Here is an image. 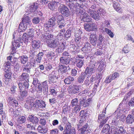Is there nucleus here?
<instances>
[{"instance_id":"1","label":"nucleus","mask_w":134,"mask_h":134,"mask_svg":"<svg viewBox=\"0 0 134 134\" xmlns=\"http://www.w3.org/2000/svg\"><path fill=\"white\" fill-rule=\"evenodd\" d=\"M88 99L85 100L83 98L80 99V106H83L85 107L88 106L92 102V93L91 92L88 93Z\"/></svg>"},{"instance_id":"2","label":"nucleus","mask_w":134,"mask_h":134,"mask_svg":"<svg viewBox=\"0 0 134 134\" xmlns=\"http://www.w3.org/2000/svg\"><path fill=\"white\" fill-rule=\"evenodd\" d=\"M58 11L64 16L67 17L69 15L70 11L69 9L63 4H60L58 7Z\"/></svg>"},{"instance_id":"3","label":"nucleus","mask_w":134,"mask_h":134,"mask_svg":"<svg viewBox=\"0 0 134 134\" xmlns=\"http://www.w3.org/2000/svg\"><path fill=\"white\" fill-rule=\"evenodd\" d=\"M13 66L11 67L4 66V78H5V81H8L9 79H11L12 75L11 69L13 68Z\"/></svg>"},{"instance_id":"4","label":"nucleus","mask_w":134,"mask_h":134,"mask_svg":"<svg viewBox=\"0 0 134 134\" xmlns=\"http://www.w3.org/2000/svg\"><path fill=\"white\" fill-rule=\"evenodd\" d=\"M21 37H19V39L17 40L12 43V46L11 50V54H13L16 52V47H19L20 46L21 41Z\"/></svg>"},{"instance_id":"5","label":"nucleus","mask_w":134,"mask_h":134,"mask_svg":"<svg viewBox=\"0 0 134 134\" xmlns=\"http://www.w3.org/2000/svg\"><path fill=\"white\" fill-rule=\"evenodd\" d=\"M81 85H74L70 86L68 88V91L70 94H76L81 89Z\"/></svg>"},{"instance_id":"6","label":"nucleus","mask_w":134,"mask_h":134,"mask_svg":"<svg viewBox=\"0 0 134 134\" xmlns=\"http://www.w3.org/2000/svg\"><path fill=\"white\" fill-rule=\"evenodd\" d=\"M112 129V134H127L126 131L123 126L120 127L119 129L117 127L115 128L113 127Z\"/></svg>"},{"instance_id":"7","label":"nucleus","mask_w":134,"mask_h":134,"mask_svg":"<svg viewBox=\"0 0 134 134\" xmlns=\"http://www.w3.org/2000/svg\"><path fill=\"white\" fill-rule=\"evenodd\" d=\"M65 129L63 131V134H75V130L72 128L69 123H67L65 127Z\"/></svg>"},{"instance_id":"8","label":"nucleus","mask_w":134,"mask_h":134,"mask_svg":"<svg viewBox=\"0 0 134 134\" xmlns=\"http://www.w3.org/2000/svg\"><path fill=\"white\" fill-rule=\"evenodd\" d=\"M94 6L95 8H93V18L95 20L98 21L99 19L100 16L98 10V7L99 5H96Z\"/></svg>"},{"instance_id":"9","label":"nucleus","mask_w":134,"mask_h":134,"mask_svg":"<svg viewBox=\"0 0 134 134\" xmlns=\"http://www.w3.org/2000/svg\"><path fill=\"white\" fill-rule=\"evenodd\" d=\"M53 36L49 33H45L42 34L41 38L44 42L47 43L49 42V41L52 40L53 38Z\"/></svg>"},{"instance_id":"10","label":"nucleus","mask_w":134,"mask_h":134,"mask_svg":"<svg viewBox=\"0 0 134 134\" xmlns=\"http://www.w3.org/2000/svg\"><path fill=\"white\" fill-rule=\"evenodd\" d=\"M84 73L87 76L86 81H89V80H90V81L91 82L92 81V80L91 79L92 76L91 77V76L92 74V67L90 66L87 67Z\"/></svg>"},{"instance_id":"11","label":"nucleus","mask_w":134,"mask_h":134,"mask_svg":"<svg viewBox=\"0 0 134 134\" xmlns=\"http://www.w3.org/2000/svg\"><path fill=\"white\" fill-rule=\"evenodd\" d=\"M7 101L10 105L14 107H16L18 105V103L15 98L11 95L8 97L7 99Z\"/></svg>"},{"instance_id":"12","label":"nucleus","mask_w":134,"mask_h":134,"mask_svg":"<svg viewBox=\"0 0 134 134\" xmlns=\"http://www.w3.org/2000/svg\"><path fill=\"white\" fill-rule=\"evenodd\" d=\"M57 72L53 71L52 72L51 75L49 77V82L50 83H55L58 78V77L57 76Z\"/></svg>"},{"instance_id":"13","label":"nucleus","mask_w":134,"mask_h":134,"mask_svg":"<svg viewBox=\"0 0 134 134\" xmlns=\"http://www.w3.org/2000/svg\"><path fill=\"white\" fill-rule=\"evenodd\" d=\"M49 3L48 7L49 8L52 10H54L56 9L58 7V5H60L61 3V1H53Z\"/></svg>"},{"instance_id":"14","label":"nucleus","mask_w":134,"mask_h":134,"mask_svg":"<svg viewBox=\"0 0 134 134\" xmlns=\"http://www.w3.org/2000/svg\"><path fill=\"white\" fill-rule=\"evenodd\" d=\"M39 4L36 3H34L32 5L27 7V12L32 13L37 10L39 7Z\"/></svg>"},{"instance_id":"15","label":"nucleus","mask_w":134,"mask_h":134,"mask_svg":"<svg viewBox=\"0 0 134 134\" xmlns=\"http://www.w3.org/2000/svg\"><path fill=\"white\" fill-rule=\"evenodd\" d=\"M112 128L108 124L105 125L102 131V134H112Z\"/></svg>"},{"instance_id":"16","label":"nucleus","mask_w":134,"mask_h":134,"mask_svg":"<svg viewBox=\"0 0 134 134\" xmlns=\"http://www.w3.org/2000/svg\"><path fill=\"white\" fill-rule=\"evenodd\" d=\"M33 106L35 107H39L43 109L46 106L44 102L42 100H36Z\"/></svg>"},{"instance_id":"17","label":"nucleus","mask_w":134,"mask_h":134,"mask_svg":"<svg viewBox=\"0 0 134 134\" xmlns=\"http://www.w3.org/2000/svg\"><path fill=\"white\" fill-rule=\"evenodd\" d=\"M82 127L80 128L79 131L82 134H86L87 133L90 132L91 130L89 129L88 127V125L87 123L85 124Z\"/></svg>"},{"instance_id":"18","label":"nucleus","mask_w":134,"mask_h":134,"mask_svg":"<svg viewBox=\"0 0 134 134\" xmlns=\"http://www.w3.org/2000/svg\"><path fill=\"white\" fill-rule=\"evenodd\" d=\"M29 84L27 82H24L23 83L19 82L18 83V86L20 90H27L29 87Z\"/></svg>"},{"instance_id":"19","label":"nucleus","mask_w":134,"mask_h":134,"mask_svg":"<svg viewBox=\"0 0 134 134\" xmlns=\"http://www.w3.org/2000/svg\"><path fill=\"white\" fill-rule=\"evenodd\" d=\"M50 41L51 42L49 41L47 42L48 46L51 48H54L56 47L59 44V42L57 40L54 39Z\"/></svg>"},{"instance_id":"20","label":"nucleus","mask_w":134,"mask_h":134,"mask_svg":"<svg viewBox=\"0 0 134 134\" xmlns=\"http://www.w3.org/2000/svg\"><path fill=\"white\" fill-rule=\"evenodd\" d=\"M134 122V116L129 114L126 118V123L128 125L132 124Z\"/></svg>"},{"instance_id":"21","label":"nucleus","mask_w":134,"mask_h":134,"mask_svg":"<svg viewBox=\"0 0 134 134\" xmlns=\"http://www.w3.org/2000/svg\"><path fill=\"white\" fill-rule=\"evenodd\" d=\"M97 26L96 25H95V24L93 25V32L94 31H95V34L93 33V35H94V38L93 39V46H95V45L96 44V42L97 41V36H96V32H97Z\"/></svg>"},{"instance_id":"22","label":"nucleus","mask_w":134,"mask_h":134,"mask_svg":"<svg viewBox=\"0 0 134 134\" xmlns=\"http://www.w3.org/2000/svg\"><path fill=\"white\" fill-rule=\"evenodd\" d=\"M27 120L35 124H37L38 121V119L37 117L32 115H29Z\"/></svg>"},{"instance_id":"23","label":"nucleus","mask_w":134,"mask_h":134,"mask_svg":"<svg viewBox=\"0 0 134 134\" xmlns=\"http://www.w3.org/2000/svg\"><path fill=\"white\" fill-rule=\"evenodd\" d=\"M29 78L30 76L29 74L27 73L24 72L20 76V81H25L28 82Z\"/></svg>"},{"instance_id":"24","label":"nucleus","mask_w":134,"mask_h":134,"mask_svg":"<svg viewBox=\"0 0 134 134\" xmlns=\"http://www.w3.org/2000/svg\"><path fill=\"white\" fill-rule=\"evenodd\" d=\"M32 68L31 65L30 63H27L26 65H25L23 68V71L26 73H30L31 69Z\"/></svg>"},{"instance_id":"25","label":"nucleus","mask_w":134,"mask_h":134,"mask_svg":"<svg viewBox=\"0 0 134 134\" xmlns=\"http://www.w3.org/2000/svg\"><path fill=\"white\" fill-rule=\"evenodd\" d=\"M60 64L67 65L70 62V59L65 57H62L59 59Z\"/></svg>"},{"instance_id":"26","label":"nucleus","mask_w":134,"mask_h":134,"mask_svg":"<svg viewBox=\"0 0 134 134\" xmlns=\"http://www.w3.org/2000/svg\"><path fill=\"white\" fill-rule=\"evenodd\" d=\"M81 17L82 18L81 19L83 21L88 22L91 20V19L86 13H84Z\"/></svg>"},{"instance_id":"27","label":"nucleus","mask_w":134,"mask_h":134,"mask_svg":"<svg viewBox=\"0 0 134 134\" xmlns=\"http://www.w3.org/2000/svg\"><path fill=\"white\" fill-rule=\"evenodd\" d=\"M22 23L29 26L30 25L31 23L29 17L26 15H24L23 18Z\"/></svg>"},{"instance_id":"28","label":"nucleus","mask_w":134,"mask_h":134,"mask_svg":"<svg viewBox=\"0 0 134 134\" xmlns=\"http://www.w3.org/2000/svg\"><path fill=\"white\" fill-rule=\"evenodd\" d=\"M86 75L84 73H82L80 76H79L77 78V82L80 83H83L85 78Z\"/></svg>"},{"instance_id":"29","label":"nucleus","mask_w":134,"mask_h":134,"mask_svg":"<svg viewBox=\"0 0 134 134\" xmlns=\"http://www.w3.org/2000/svg\"><path fill=\"white\" fill-rule=\"evenodd\" d=\"M40 41L38 40H34L32 41V46L33 50H36L40 46Z\"/></svg>"},{"instance_id":"30","label":"nucleus","mask_w":134,"mask_h":134,"mask_svg":"<svg viewBox=\"0 0 134 134\" xmlns=\"http://www.w3.org/2000/svg\"><path fill=\"white\" fill-rule=\"evenodd\" d=\"M113 7L114 9L118 12L120 13H121L122 12V10L121 7L118 3H116L113 4Z\"/></svg>"},{"instance_id":"31","label":"nucleus","mask_w":134,"mask_h":134,"mask_svg":"<svg viewBox=\"0 0 134 134\" xmlns=\"http://www.w3.org/2000/svg\"><path fill=\"white\" fill-rule=\"evenodd\" d=\"M38 132L42 133L44 134L46 133L48 130V128L46 127H43V126H39L37 128Z\"/></svg>"},{"instance_id":"32","label":"nucleus","mask_w":134,"mask_h":134,"mask_svg":"<svg viewBox=\"0 0 134 134\" xmlns=\"http://www.w3.org/2000/svg\"><path fill=\"white\" fill-rule=\"evenodd\" d=\"M27 26V25H25L22 23H21L19 25L18 31L20 32H23L25 31Z\"/></svg>"},{"instance_id":"33","label":"nucleus","mask_w":134,"mask_h":134,"mask_svg":"<svg viewBox=\"0 0 134 134\" xmlns=\"http://www.w3.org/2000/svg\"><path fill=\"white\" fill-rule=\"evenodd\" d=\"M74 80V78L73 77L69 76L64 80V82L67 84H71Z\"/></svg>"},{"instance_id":"34","label":"nucleus","mask_w":134,"mask_h":134,"mask_svg":"<svg viewBox=\"0 0 134 134\" xmlns=\"http://www.w3.org/2000/svg\"><path fill=\"white\" fill-rule=\"evenodd\" d=\"M58 71L63 74L66 72V67L62 64H59V66Z\"/></svg>"},{"instance_id":"35","label":"nucleus","mask_w":134,"mask_h":134,"mask_svg":"<svg viewBox=\"0 0 134 134\" xmlns=\"http://www.w3.org/2000/svg\"><path fill=\"white\" fill-rule=\"evenodd\" d=\"M57 19V16H54L50 19L48 22V23L51 26H53L55 23V21Z\"/></svg>"},{"instance_id":"36","label":"nucleus","mask_w":134,"mask_h":134,"mask_svg":"<svg viewBox=\"0 0 134 134\" xmlns=\"http://www.w3.org/2000/svg\"><path fill=\"white\" fill-rule=\"evenodd\" d=\"M20 124L24 123L26 121V118L24 116H20L16 120Z\"/></svg>"},{"instance_id":"37","label":"nucleus","mask_w":134,"mask_h":134,"mask_svg":"<svg viewBox=\"0 0 134 134\" xmlns=\"http://www.w3.org/2000/svg\"><path fill=\"white\" fill-rule=\"evenodd\" d=\"M12 56H10L9 57H8L7 58V62L4 64V66H8L11 67L13 66L11 64V58Z\"/></svg>"},{"instance_id":"38","label":"nucleus","mask_w":134,"mask_h":134,"mask_svg":"<svg viewBox=\"0 0 134 134\" xmlns=\"http://www.w3.org/2000/svg\"><path fill=\"white\" fill-rule=\"evenodd\" d=\"M22 38L23 40L24 41L27 42L30 41L32 38H30V37H29L27 34L25 33H23L22 36Z\"/></svg>"},{"instance_id":"39","label":"nucleus","mask_w":134,"mask_h":134,"mask_svg":"<svg viewBox=\"0 0 134 134\" xmlns=\"http://www.w3.org/2000/svg\"><path fill=\"white\" fill-rule=\"evenodd\" d=\"M21 113L19 110H13L11 112V115L12 116L14 117H16L18 116V117L21 116Z\"/></svg>"},{"instance_id":"40","label":"nucleus","mask_w":134,"mask_h":134,"mask_svg":"<svg viewBox=\"0 0 134 134\" xmlns=\"http://www.w3.org/2000/svg\"><path fill=\"white\" fill-rule=\"evenodd\" d=\"M29 30V31L28 32V34L29 36L30 37V38H31V37H34L35 30L32 29H30Z\"/></svg>"},{"instance_id":"41","label":"nucleus","mask_w":134,"mask_h":134,"mask_svg":"<svg viewBox=\"0 0 134 134\" xmlns=\"http://www.w3.org/2000/svg\"><path fill=\"white\" fill-rule=\"evenodd\" d=\"M84 62L82 60L78 59L76 62V66L78 68H80L83 65Z\"/></svg>"},{"instance_id":"42","label":"nucleus","mask_w":134,"mask_h":134,"mask_svg":"<svg viewBox=\"0 0 134 134\" xmlns=\"http://www.w3.org/2000/svg\"><path fill=\"white\" fill-rule=\"evenodd\" d=\"M114 115L115 116V118L116 116V119H117L118 117H120V116L121 114V111L118 108L114 113Z\"/></svg>"},{"instance_id":"43","label":"nucleus","mask_w":134,"mask_h":134,"mask_svg":"<svg viewBox=\"0 0 134 134\" xmlns=\"http://www.w3.org/2000/svg\"><path fill=\"white\" fill-rule=\"evenodd\" d=\"M33 104H34L31 103L30 102H26L24 106L25 108L29 110V109H30L32 107Z\"/></svg>"},{"instance_id":"44","label":"nucleus","mask_w":134,"mask_h":134,"mask_svg":"<svg viewBox=\"0 0 134 134\" xmlns=\"http://www.w3.org/2000/svg\"><path fill=\"white\" fill-rule=\"evenodd\" d=\"M19 58L21 63L23 64H25L28 60V57L26 56H23L20 57Z\"/></svg>"},{"instance_id":"45","label":"nucleus","mask_w":134,"mask_h":134,"mask_svg":"<svg viewBox=\"0 0 134 134\" xmlns=\"http://www.w3.org/2000/svg\"><path fill=\"white\" fill-rule=\"evenodd\" d=\"M99 65L98 69V70L100 71L102 70L104 68V66H105V63L101 62L100 63H99L98 64Z\"/></svg>"},{"instance_id":"46","label":"nucleus","mask_w":134,"mask_h":134,"mask_svg":"<svg viewBox=\"0 0 134 134\" xmlns=\"http://www.w3.org/2000/svg\"><path fill=\"white\" fill-rule=\"evenodd\" d=\"M80 105H77L75 106L72 109V111L73 113H77L80 109Z\"/></svg>"},{"instance_id":"47","label":"nucleus","mask_w":134,"mask_h":134,"mask_svg":"<svg viewBox=\"0 0 134 134\" xmlns=\"http://www.w3.org/2000/svg\"><path fill=\"white\" fill-rule=\"evenodd\" d=\"M92 24H88L86 25H84V26L85 30L88 31L92 30Z\"/></svg>"},{"instance_id":"48","label":"nucleus","mask_w":134,"mask_h":134,"mask_svg":"<svg viewBox=\"0 0 134 134\" xmlns=\"http://www.w3.org/2000/svg\"><path fill=\"white\" fill-rule=\"evenodd\" d=\"M43 19V18H39V17H35L33 19L32 21L33 23L35 24H37L40 21V20H41Z\"/></svg>"},{"instance_id":"49","label":"nucleus","mask_w":134,"mask_h":134,"mask_svg":"<svg viewBox=\"0 0 134 134\" xmlns=\"http://www.w3.org/2000/svg\"><path fill=\"white\" fill-rule=\"evenodd\" d=\"M78 100L77 98H75L73 99L71 102L70 105L72 107L76 106L78 105Z\"/></svg>"},{"instance_id":"50","label":"nucleus","mask_w":134,"mask_h":134,"mask_svg":"<svg viewBox=\"0 0 134 134\" xmlns=\"http://www.w3.org/2000/svg\"><path fill=\"white\" fill-rule=\"evenodd\" d=\"M126 106L124 104H122L121 103L119 105V108H118L121 111H124L125 110Z\"/></svg>"},{"instance_id":"51","label":"nucleus","mask_w":134,"mask_h":134,"mask_svg":"<svg viewBox=\"0 0 134 134\" xmlns=\"http://www.w3.org/2000/svg\"><path fill=\"white\" fill-rule=\"evenodd\" d=\"M20 94L23 98L26 97L27 95V90H20Z\"/></svg>"},{"instance_id":"52","label":"nucleus","mask_w":134,"mask_h":134,"mask_svg":"<svg viewBox=\"0 0 134 134\" xmlns=\"http://www.w3.org/2000/svg\"><path fill=\"white\" fill-rule=\"evenodd\" d=\"M17 87L16 86H13L10 89V93L12 94L15 95L16 94V89Z\"/></svg>"},{"instance_id":"53","label":"nucleus","mask_w":134,"mask_h":134,"mask_svg":"<svg viewBox=\"0 0 134 134\" xmlns=\"http://www.w3.org/2000/svg\"><path fill=\"white\" fill-rule=\"evenodd\" d=\"M128 105L130 107H134V97L132 98L128 102Z\"/></svg>"},{"instance_id":"54","label":"nucleus","mask_w":134,"mask_h":134,"mask_svg":"<svg viewBox=\"0 0 134 134\" xmlns=\"http://www.w3.org/2000/svg\"><path fill=\"white\" fill-rule=\"evenodd\" d=\"M84 47H82L81 48V50L86 53L87 52V50L88 48H89L90 47V44L88 43H87L84 44Z\"/></svg>"},{"instance_id":"55","label":"nucleus","mask_w":134,"mask_h":134,"mask_svg":"<svg viewBox=\"0 0 134 134\" xmlns=\"http://www.w3.org/2000/svg\"><path fill=\"white\" fill-rule=\"evenodd\" d=\"M86 118H81L79 121V124L78 125L79 128L81 127V126H83V125L86 122Z\"/></svg>"},{"instance_id":"56","label":"nucleus","mask_w":134,"mask_h":134,"mask_svg":"<svg viewBox=\"0 0 134 134\" xmlns=\"http://www.w3.org/2000/svg\"><path fill=\"white\" fill-rule=\"evenodd\" d=\"M118 124L117 121L115 119L113 120L111 124V128H113V127H117L116 125Z\"/></svg>"},{"instance_id":"57","label":"nucleus","mask_w":134,"mask_h":134,"mask_svg":"<svg viewBox=\"0 0 134 134\" xmlns=\"http://www.w3.org/2000/svg\"><path fill=\"white\" fill-rule=\"evenodd\" d=\"M112 78V77L111 75H110L108 76H107L105 79V82L106 83H110L111 81L113 80Z\"/></svg>"},{"instance_id":"58","label":"nucleus","mask_w":134,"mask_h":134,"mask_svg":"<svg viewBox=\"0 0 134 134\" xmlns=\"http://www.w3.org/2000/svg\"><path fill=\"white\" fill-rule=\"evenodd\" d=\"M105 29L106 32L111 37L113 38V37L114 34L110 30L107 28H105Z\"/></svg>"},{"instance_id":"59","label":"nucleus","mask_w":134,"mask_h":134,"mask_svg":"<svg viewBox=\"0 0 134 134\" xmlns=\"http://www.w3.org/2000/svg\"><path fill=\"white\" fill-rule=\"evenodd\" d=\"M108 119V117H106L104 120H102L100 121V123L99 125V127L100 128H102L104 124L106 123Z\"/></svg>"},{"instance_id":"60","label":"nucleus","mask_w":134,"mask_h":134,"mask_svg":"<svg viewBox=\"0 0 134 134\" xmlns=\"http://www.w3.org/2000/svg\"><path fill=\"white\" fill-rule=\"evenodd\" d=\"M44 26L47 29H48V31H51L52 32L53 26H51L48 23V24H44Z\"/></svg>"},{"instance_id":"61","label":"nucleus","mask_w":134,"mask_h":134,"mask_svg":"<svg viewBox=\"0 0 134 134\" xmlns=\"http://www.w3.org/2000/svg\"><path fill=\"white\" fill-rule=\"evenodd\" d=\"M71 31L70 30H68L64 34L65 37L67 38H69L71 35Z\"/></svg>"},{"instance_id":"62","label":"nucleus","mask_w":134,"mask_h":134,"mask_svg":"<svg viewBox=\"0 0 134 134\" xmlns=\"http://www.w3.org/2000/svg\"><path fill=\"white\" fill-rule=\"evenodd\" d=\"M85 113L83 110H82L81 111L80 113V118H86V115Z\"/></svg>"},{"instance_id":"63","label":"nucleus","mask_w":134,"mask_h":134,"mask_svg":"<svg viewBox=\"0 0 134 134\" xmlns=\"http://www.w3.org/2000/svg\"><path fill=\"white\" fill-rule=\"evenodd\" d=\"M98 12H99L101 16H103L105 15L106 12L104 9L100 8L98 9Z\"/></svg>"},{"instance_id":"64","label":"nucleus","mask_w":134,"mask_h":134,"mask_svg":"<svg viewBox=\"0 0 134 134\" xmlns=\"http://www.w3.org/2000/svg\"><path fill=\"white\" fill-rule=\"evenodd\" d=\"M70 107L69 106H65L63 107V111L64 114H66L68 111L70 110Z\"/></svg>"}]
</instances>
